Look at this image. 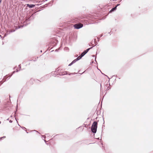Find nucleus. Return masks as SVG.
<instances>
[{
	"mask_svg": "<svg viewBox=\"0 0 153 153\" xmlns=\"http://www.w3.org/2000/svg\"><path fill=\"white\" fill-rule=\"evenodd\" d=\"M97 123L96 122H94L93 123L91 126V130L93 133H95L97 131Z\"/></svg>",
	"mask_w": 153,
	"mask_h": 153,
	"instance_id": "nucleus-1",
	"label": "nucleus"
},
{
	"mask_svg": "<svg viewBox=\"0 0 153 153\" xmlns=\"http://www.w3.org/2000/svg\"><path fill=\"white\" fill-rule=\"evenodd\" d=\"M75 28L79 29L83 27V25L82 24H78L75 25L74 26Z\"/></svg>",
	"mask_w": 153,
	"mask_h": 153,
	"instance_id": "nucleus-2",
	"label": "nucleus"
},
{
	"mask_svg": "<svg viewBox=\"0 0 153 153\" xmlns=\"http://www.w3.org/2000/svg\"><path fill=\"white\" fill-rule=\"evenodd\" d=\"M82 57V56L80 55V56L78 57L76 59H75L71 64H69V66H71L72 64L75 62L76 61L81 59Z\"/></svg>",
	"mask_w": 153,
	"mask_h": 153,
	"instance_id": "nucleus-3",
	"label": "nucleus"
},
{
	"mask_svg": "<svg viewBox=\"0 0 153 153\" xmlns=\"http://www.w3.org/2000/svg\"><path fill=\"white\" fill-rule=\"evenodd\" d=\"M91 48H88L87 49L86 51H85L83 52L81 55L82 57L83 56H84L88 51Z\"/></svg>",
	"mask_w": 153,
	"mask_h": 153,
	"instance_id": "nucleus-4",
	"label": "nucleus"
},
{
	"mask_svg": "<svg viewBox=\"0 0 153 153\" xmlns=\"http://www.w3.org/2000/svg\"><path fill=\"white\" fill-rule=\"evenodd\" d=\"M27 5L30 8H32L33 7L35 6V5L33 4H27Z\"/></svg>",
	"mask_w": 153,
	"mask_h": 153,
	"instance_id": "nucleus-5",
	"label": "nucleus"
},
{
	"mask_svg": "<svg viewBox=\"0 0 153 153\" xmlns=\"http://www.w3.org/2000/svg\"><path fill=\"white\" fill-rule=\"evenodd\" d=\"M119 5V4H117V5L114 7L110 11V12H112V11H114V10H116V8H117V7Z\"/></svg>",
	"mask_w": 153,
	"mask_h": 153,
	"instance_id": "nucleus-6",
	"label": "nucleus"
},
{
	"mask_svg": "<svg viewBox=\"0 0 153 153\" xmlns=\"http://www.w3.org/2000/svg\"><path fill=\"white\" fill-rule=\"evenodd\" d=\"M1 123V122L0 121V124Z\"/></svg>",
	"mask_w": 153,
	"mask_h": 153,
	"instance_id": "nucleus-7",
	"label": "nucleus"
}]
</instances>
